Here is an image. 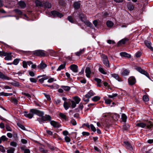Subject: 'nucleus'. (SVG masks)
<instances>
[{
  "mask_svg": "<svg viewBox=\"0 0 153 153\" xmlns=\"http://www.w3.org/2000/svg\"><path fill=\"white\" fill-rule=\"evenodd\" d=\"M100 99V97L98 96H96L95 97H93L92 98V100L94 101H97L99 100Z\"/></svg>",
  "mask_w": 153,
  "mask_h": 153,
  "instance_id": "42",
  "label": "nucleus"
},
{
  "mask_svg": "<svg viewBox=\"0 0 153 153\" xmlns=\"http://www.w3.org/2000/svg\"><path fill=\"white\" fill-rule=\"evenodd\" d=\"M86 76L88 78L90 77V74L91 73L90 68L89 67H87L85 70Z\"/></svg>",
  "mask_w": 153,
  "mask_h": 153,
  "instance_id": "13",
  "label": "nucleus"
},
{
  "mask_svg": "<svg viewBox=\"0 0 153 153\" xmlns=\"http://www.w3.org/2000/svg\"><path fill=\"white\" fill-rule=\"evenodd\" d=\"M65 64H64L61 65L57 69V71H60L61 70L64 69L65 68Z\"/></svg>",
  "mask_w": 153,
  "mask_h": 153,
  "instance_id": "37",
  "label": "nucleus"
},
{
  "mask_svg": "<svg viewBox=\"0 0 153 153\" xmlns=\"http://www.w3.org/2000/svg\"><path fill=\"white\" fill-rule=\"evenodd\" d=\"M94 95L95 93L92 90H91L83 97V100L85 102H88L89 101V99Z\"/></svg>",
  "mask_w": 153,
  "mask_h": 153,
  "instance_id": "2",
  "label": "nucleus"
},
{
  "mask_svg": "<svg viewBox=\"0 0 153 153\" xmlns=\"http://www.w3.org/2000/svg\"><path fill=\"white\" fill-rule=\"evenodd\" d=\"M129 39H128L125 38L119 41L118 43V45L119 46H120L122 44H124Z\"/></svg>",
  "mask_w": 153,
  "mask_h": 153,
  "instance_id": "16",
  "label": "nucleus"
},
{
  "mask_svg": "<svg viewBox=\"0 0 153 153\" xmlns=\"http://www.w3.org/2000/svg\"><path fill=\"white\" fill-rule=\"evenodd\" d=\"M78 17H79L81 20L82 22H85V20H86V19L85 14L82 13H79L78 14Z\"/></svg>",
  "mask_w": 153,
  "mask_h": 153,
  "instance_id": "18",
  "label": "nucleus"
},
{
  "mask_svg": "<svg viewBox=\"0 0 153 153\" xmlns=\"http://www.w3.org/2000/svg\"><path fill=\"white\" fill-rule=\"evenodd\" d=\"M22 94L25 96L26 97H27L29 99H30L31 98V96L30 95L28 94V93H26L24 92H22Z\"/></svg>",
  "mask_w": 153,
  "mask_h": 153,
  "instance_id": "52",
  "label": "nucleus"
},
{
  "mask_svg": "<svg viewBox=\"0 0 153 153\" xmlns=\"http://www.w3.org/2000/svg\"><path fill=\"white\" fill-rule=\"evenodd\" d=\"M130 127V126L128 124H126L123 126V130L126 131Z\"/></svg>",
  "mask_w": 153,
  "mask_h": 153,
  "instance_id": "49",
  "label": "nucleus"
},
{
  "mask_svg": "<svg viewBox=\"0 0 153 153\" xmlns=\"http://www.w3.org/2000/svg\"><path fill=\"white\" fill-rule=\"evenodd\" d=\"M44 6L45 8H50L51 7V4L48 2H46L44 3Z\"/></svg>",
  "mask_w": 153,
  "mask_h": 153,
  "instance_id": "24",
  "label": "nucleus"
},
{
  "mask_svg": "<svg viewBox=\"0 0 153 153\" xmlns=\"http://www.w3.org/2000/svg\"><path fill=\"white\" fill-rule=\"evenodd\" d=\"M36 5V7H43L44 6V3L39 0H36L35 1Z\"/></svg>",
  "mask_w": 153,
  "mask_h": 153,
  "instance_id": "19",
  "label": "nucleus"
},
{
  "mask_svg": "<svg viewBox=\"0 0 153 153\" xmlns=\"http://www.w3.org/2000/svg\"><path fill=\"white\" fill-rule=\"evenodd\" d=\"M120 117V116L119 114H115L113 116V119L115 120H118V119Z\"/></svg>",
  "mask_w": 153,
  "mask_h": 153,
  "instance_id": "35",
  "label": "nucleus"
},
{
  "mask_svg": "<svg viewBox=\"0 0 153 153\" xmlns=\"http://www.w3.org/2000/svg\"><path fill=\"white\" fill-rule=\"evenodd\" d=\"M85 24H86L88 26L90 27H92L93 26L92 24L88 21L86 19L85 20V22H83Z\"/></svg>",
  "mask_w": 153,
  "mask_h": 153,
  "instance_id": "30",
  "label": "nucleus"
},
{
  "mask_svg": "<svg viewBox=\"0 0 153 153\" xmlns=\"http://www.w3.org/2000/svg\"><path fill=\"white\" fill-rule=\"evenodd\" d=\"M62 134L64 135L67 136V135H68L69 133L68 131L65 130L62 131Z\"/></svg>",
  "mask_w": 153,
  "mask_h": 153,
  "instance_id": "62",
  "label": "nucleus"
},
{
  "mask_svg": "<svg viewBox=\"0 0 153 153\" xmlns=\"http://www.w3.org/2000/svg\"><path fill=\"white\" fill-rule=\"evenodd\" d=\"M11 53H7L6 54L5 57L4 58V59L6 60H10L12 59L13 56L11 55Z\"/></svg>",
  "mask_w": 153,
  "mask_h": 153,
  "instance_id": "12",
  "label": "nucleus"
},
{
  "mask_svg": "<svg viewBox=\"0 0 153 153\" xmlns=\"http://www.w3.org/2000/svg\"><path fill=\"white\" fill-rule=\"evenodd\" d=\"M71 102L72 103V105H71V107L72 108H75L76 105V103L74 101L71 100Z\"/></svg>",
  "mask_w": 153,
  "mask_h": 153,
  "instance_id": "53",
  "label": "nucleus"
},
{
  "mask_svg": "<svg viewBox=\"0 0 153 153\" xmlns=\"http://www.w3.org/2000/svg\"><path fill=\"white\" fill-rule=\"evenodd\" d=\"M1 139L2 141V140L3 141H7L8 140V138L5 136L4 135L2 136L1 137Z\"/></svg>",
  "mask_w": 153,
  "mask_h": 153,
  "instance_id": "57",
  "label": "nucleus"
},
{
  "mask_svg": "<svg viewBox=\"0 0 153 153\" xmlns=\"http://www.w3.org/2000/svg\"><path fill=\"white\" fill-rule=\"evenodd\" d=\"M74 100L76 104H78L80 101V99L78 97H74Z\"/></svg>",
  "mask_w": 153,
  "mask_h": 153,
  "instance_id": "47",
  "label": "nucleus"
},
{
  "mask_svg": "<svg viewBox=\"0 0 153 153\" xmlns=\"http://www.w3.org/2000/svg\"><path fill=\"white\" fill-rule=\"evenodd\" d=\"M59 116L62 118L66 119V116L62 113H60L59 114Z\"/></svg>",
  "mask_w": 153,
  "mask_h": 153,
  "instance_id": "54",
  "label": "nucleus"
},
{
  "mask_svg": "<svg viewBox=\"0 0 153 153\" xmlns=\"http://www.w3.org/2000/svg\"><path fill=\"white\" fill-rule=\"evenodd\" d=\"M13 86L16 87H18L19 86V83L16 82H14L10 83Z\"/></svg>",
  "mask_w": 153,
  "mask_h": 153,
  "instance_id": "46",
  "label": "nucleus"
},
{
  "mask_svg": "<svg viewBox=\"0 0 153 153\" xmlns=\"http://www.w3.org/2000/svg\"><path fill=\"white\" fill-rule=\"evenodd\" d=\"M19 4L22 8H24L26 6L25 3L24 2L22 1L19 2Z\"/></svg>",
  "mask_w": 153,
  "mask_h": 153,
  "instance_id": "26",
  "label": "nucleus"
},
{
  "mask_svg": "<svg viewBox=\"0 0 153 153\" xmlns=\"http://www.w3.org/2000/svg\"><path fill=\"white\" fill-rule=\"evenodd\" d=\"M63 106L66 110H67L70 107L68 103L67 102H64L63 104Z\"/></svg>",
  "mask_w": 153,
  "mask_h": 153,
  "instance_id": "41",
  "label": "nucleus"
},
{
  "mask_svg": "<svg viewBox=\"0 0 153 153\" xmlns=\"http://www.w3.org/2000/svg\"><path fill=\"white\" fill-rule=\"evenodd\" d=\"M14 11L15 13L19 15H22V12L20 10L16 9L14 10Z\"/></svg>",
  "mask_w": 153,
  "mask_h": 153,
  "instance_id": "44",
  "label": "nucleus"
},
{
  "mask_svg": "<svg viewBox=\"0 0 153 153\" xmlns=\"http://www.w3.org/2000/svg\"><path fill=\"white\" fill-rule=\"evenodd\" d=\"M33 54L36 56H43L45 55V53L41 50H38L35 51Z\"/></svg>",
  "mask_w": 153,
  "mask_h": 153,
  "instance_id": "6",
  "label": "nucleus"
},
{
  "mask_svg": "<svg viewBox=\"0 0 153 153\" xmlns=\"http://www.w3.org/2000/svg\"><path fill=\"white\" fill-rule=\"evenodd\" d=\"M44 94L48 100H51L50 95L47 94L45 93H44Z\"/></svg>",
  "mask_w": 153,
  "mask_h": 153,
  "instance_id": "63",
  "label": "nucleus"
},
{
  "mask_svg": "<svg viewBox=\"0 0 153 153\" xmlns=\"http://www.w3.org/2000/svg\"><path fill=\"white\" fill-rule=\"evenodd\" d=\"M130 71L127 69H125L122 73V76H127L128 75Z\"/></svg>",
  "mask_w": 153,
  "mask_h": 153,
  "instance_id": "28",
  "label": "nucleus"
},
{
  "mask_svg": "<svg viewBox=\"0 0 153 153\" xmlns=\"http://www.w3.org/2000/svg\"><path fill=\"white\" fill-rule=\"evenodd\" d=\"M107 42L108 44H115V42L114 41L111 40H107Z\"/></svg>",
  "mask_w": 153,
  "mask_h": 153,
  "instance_id": "61",
  "label": "nucleus"
},
{
  "mask_svg": "<svg viewBox=\"0 0 153 153\" xmlns=\"http://www.w3.org/2000/svg\"><path fill=\"white\" fill-rule=\"evenodd\" d=\"M124 143L127 149L131 151H133V147L130 143L128 142H124Z\"/></svg>",
  "mask_w": 153,
  "mask_h": 153,
  "instance_id": "9",
  "label": "nucleus"
},
{
  "mask_svg": "<svg viewBox=\"0 0 153 153\" xmlns=\"http://www.w3.org/2000/svg\"><path fill=\"white\" fill-rule=\"evenodd\" d=\"M106 24L108 27H111L114 24L112 22L108 21L107 22Z\"/></svg>",
  "mask_w": 153,
  "mask_h": 153,
  "instance_id": "38",
  "label": "nucleus"
},
{
  "mask_svg": "<svg viewBox=\"0 0 153 153\" xmlns=\"http://www.w3.org/2000/svg\"><path fill=\"white\" fill-rule=\"evenodd\" d=\"M108 96L109 98L114 99L117 96V94H112L111 95H108Z\"/></svg>",
  "mask_w": 153,
  "mask_h": 153,
  "instance_id": "48",
  "label": "nucleus"
},
{
  "mask_svg": "<svg viewBox=\"0 0 153 153\" xmlns=\"http://www.w3.org/2000/svg\"><path fill=\"white\" fill-rule=\"evenodd\" d=\"M103 64L107 67H109V61L108 59H105L103 60Z\"/></svg>",
  "mask_w": 153,
  "mask_h": 153,
  "instance_id": "29",
  "label": "nucleus"
},
{
  "mask_svg": "<svg viewBox=\"0 0 153 153\" xmlns=\"http://www.w3.org/2000/svg\"><path fill=\"white\" fill-rule=\"evenodd\" d=\"M146 128L147 129H151L153 128V123L150 121H147L146 123Z\"/></svg>",
  "mask_w": 153,
  "mask_h": 153,
  "instance_id": "11",
  "label": "nucleus"
},
{
  "mask_svg": "<svg viewBox=\"0 0 153 153\" xmlns=\"http://www.w3.org/2000/svg\"><path fill=\"white\" fill-rule=\"evenodd\" d=\"M127 7L128 9L130 11L133 10L134 8V6L131 4H128Z\"/></svg>",
  "mask_w": 153,
  "mask_h": 153,
  "instance_id": "27",
  "label": "nucleus"
},
{
  "mask_svg": "<svg viewBox=\"0 0 153 153\" xmlns=\"http://www.w3.org/2000/svg\"><path fill=\"white\" fill-rule=\"evenodd\" d=\"M17 125L18 127L20 128L21 129L23 130H25V127L22 125L21 123H17Z\"/></svg>",
  "mask_w": 153,
  "mask_h": 153,
  "instance_id": "50",
  "label": "nucleus"
},
{
  "mask_svg": "<svg viewBox=\"0 0 153 153\" xmlns=\"http://www.w3.org/2000/svg\"><path fill=\"white\" fill-rule=\"evenodd\" d=\"M144 43L145 45L149 49H150L152 51H153V48L151 47V42L148 41L146 40L144 41Z\"/></svg>",
  "mask_w": 153,
  "mask_h": 153,
  "instance_id": "14",
  "label": "nucleus"
},
{
  "mask_svg": "<svg viewBox=\"0 0 153 153\" xmlns=\"http://www.w3.org/2000/svg\"><path fill=\"white\" fill-rule=\"evenodd\" d=\"M47 65L43 61H41V63L37 66V68L41 70H43L47 67Z\"/></svg>",
  "mask_w": 153,
  "mask_h": 153,
  "instance_id": "4",
  "label": "nucleus"
},
{
  "mask_svg": "<svg viewBox=\"0 0 153 153\" xmlns=\"http://www.w3.org/2000/svg\"><path fill=\"white\" fill-rule=\"evenodd\" d=\"M50 123L54 127L59 128L60 127L59 125V123L54 121H51Z\"/></svg>",
  "mask_w": 153,
  "mask_h": 153,
  "instance_id": "17",
  "label": "nucleus"
},
{
  "mask_svg": "<svg viewBox=\"0 0 153 153\" xmlns=\"http://www.w3.org/2000/svg\"><path fill=\"white\" fill-rule=\"evenodd\" d=\"M10 145L14 147H16L17 145V143L16 142L13 141L10 143Z\"/></svg>",
  "mask_w": 153,
  "mask_h": 153,
  "instance_id": "59",
  "label": "nucleus"
},
{
  "mask_svg": "<svg viewBox=\"0 0 153 153\" xmlns=\"http://www.w3.org/2000/svg\"><path fill=\"white\" fill-rule=\"evenodd\" d=\"M143 100L146 102H147L149 100L148 96L146 95H144L143 97Z\"/></svg>",
  "mask_w": 153,
  "mask_h": 153,
  "instance_id": "55",
  "label": "nucleus"
},
{
  "mask_svg": "<svg viewBox=\"0 0 153 153\" xmlns=\"http://www.w3.org/2000/svg\"><path fill=\"white\" fill-rule=\"evenodd\" d=\"M13 95L12 93H4V92H1L0 93V95H3L5 96H11Z\"/></svg>",
  "mask_w": 153,
  "mask_h": 153,
  "instance_id": "34",
  "label": "nucleus"
},
{
  "mask_svg": "<svg viewBox=\"0 0 153 153\" xmlns=\"http://www.w3.org/2000/svg\"><path fill=\"white\" fill-rule=\"evenodd\" d=\"M14 148L11 147L9 149L7 150V153H14Z\"/></svg>",
  "mask_w": 153,
  "mask_h": 153,
  "instance_id": "45",
  "label": "nucleus"
},
{
  "mask_svg": "<svg viewBox=\"0 0 153 153\" xmlns=\"http://www.w3.org/2000/svg\"><path fill=\"white\" fill-rule=\"evenodd\" d=\"M65 139L66 142H69L71 141L70 138L68 136H65Z\"/></svg>",
  "mask_w": 153,
  "mask_h": 153,
  "instance_id": "56",
  "label": "nucleus"
},
{
  "mask_svg": "<svg viewBox=\"0 0 153 153\" xmlns=\"http://www.w3.org/2000/svg\"><path fill=\"white\" fill-rule=\"evenodd\" d=\"M61 88L64 90L66 91H68L70 89V87L68 86H61Z\"/></svg>",
  "mask_w": 153,
  "mask_h": 153,
  "instance_id": "33",
  "label": "nucleus"
},
{
  "mask_svg": "<svg viewBox=\"0 0 153 153\" xmlns=\"http://www.w3.org/2000/svg\"><path fill=\"white\" fill-rule=\"evenodd\" d=\"M68 19L71 23H74V19L71 16H68Z\"/></svg>",
  "mask_w": 153,
  "mask_h": 153,
  "instance_id": "51",
  "label": "nucleus"
},
{
  "mask_svg": "<svg viewBox=\"0 0 153 153\" xmlns=\"http://www.w3.org/2000/svg\"><path fill=\"white\" fill-rule=\"evenodd\" d=\"M74 7L76 10L79 9L80 7V3L79 2H76L74 4Z\"/></svg>",
  "mask_w": 153,
  "mask_h": 153,
  "instance_id": "22",
  "label": "nucleus"
},
{
  "mask_svg": "<svg viewBox=\"0 0 153 153\" xmlns=\"http://www.w3.org/2000/svg\"><path fill=\"white\" fill-rule=\"evenodd\" d=\"M128 82L130 85H134L136 82V80L134 77V76H131L128 78Z\"/></svg>",
  "mask_w": 153,
  "mask_h": 153,
  "instance_id": "8",
  "label": "nucleus"
},
{
  "mask_svg": "<svg viewBox=\"0 0 153 153\" xmlns=\"http://www.w3.org/2000/svg\"><path fill=\"white\" fill-rule=\"evenodd\" d=\"M136 126L138 127H140L142 128H144L146 126V123H139L136 124Z\"/></svg>",
  "mask_w": 153,
  "mask_h": 153,
  "instance_id": "20",
  "label": "nucleus"
},
{
  "mask_svg": "<svg viewBox=\"0 0 153 153\" xmlns=\"http://www.w3.org/2000/svg\"><path fill=\"white\" fill-rule=\"evenodd\" d=\"M127 118V117L125 114H122L121 116V119L123 122H126Z\"/></svg>",
  "mask_w": 153,
  "mask_h": 153,
  "instance_id": "32",
  "label": "nucleus"
},
{
  "mask_svg": "<svg viewBox=\"0 0 153 153\" xmlns=\"http://www.w3.org/2000/svg\"><path fill=\"white\" fill-rule=\"evenodd\" d=\"M120 55L122 56H123L124 57H127L128 58H130L131 57V56L130 55L125 52L120 53Z\"/></svg>",
  "mask_w": 153,
  "mask_h": 153,
  "instance_id": "21",
  "label": "nucleus"
},
{
  "mask_svg": "<svg viewBox=\"0 0 153 153\" xmlns=\"http://www.w3.org/2000/svg\"><path fill=\"white\" fill-rule=\"evenodd\" d=\"M135 69L141 73L145 75L148 77L149 78V75L147 72L143 70L141 68L137 67L135 68Z\"/></svg>",
  "mask_w": 153,
  "mask_h": 153,
  "instance_id": "5",
  "label": "nucleus"
},
{
  "mask_svg": "<svg viewBox=\"0 0 153 153\" xmlns=\"http://www.w3.org/2000/svg\"><path fill=\"white\" fill-rule=\"evenodd\" d=\"M34 114L41 116L44 115V113L36 109H31L30 110V113H28L27 112H25L24 115L29 119H31L33 117Z\"/></svg>",
  "mask_w": 153,
  "mask_h": 153,
  "instance_id": "1",
  "label": "nucleus"
},
{
  "mask_svg": "<svg viewBox=\"0 0 153 153\" xmlns=\"http://www.w3.org/2000/svg\"><path fill=\"white\" fill-rule=\"evenodd\" d=\"M0 151L2 152H5L4 147L1 145H0Z\"/></svg>",
  "mask_w": 153,
  "mask_h": 153,
  "instance_id": "60",
  "label": "nucleus"
},
{
  "mask_svg": "<svg viewBox=\"0 0 153 153\" xmlns=\"http://www.w3.org/2000/svg\"><path fill=\"white\" fill-rule=\"evenodd\" d=\"M51 13L54 17H58L61 18L63 16L62 13L56 11H53L51 12Z\"/></svg>",
  "mask_w": 153,
  "mask_h": 153,
  "instance_id": "7",
  "label": "nucleus"
},
{
  "mask_svg": "<svg viewBox=\"0 0 153 153\" xmlns=\"http://www.w3.org/2000/svg\"><path fill=\"white\" fill-rule=\"evenodd\" d=\"M11 102L14 104L16 105L18 104V101L16 98H11Z\"/></svg>",
  "mask_w": 153,
  "mask_h": 153,
  "instance_id": "36",
  "label": "nucleus"
},
{
  "mask_svg": "<svg viewBox=\"0 0 153 153\" xmlns=\"http://www.w3.org/2000/svg\"><path fill=\"white\" fill-rule=\"evenodd\" d=\"M111 76L112 77L114 78L117 80H118L119 81H121L120 78L119 77L118 74H111Z\"/></svg>",
  "mask_w": 153,
  "mask_h": 153,
  "instance_id": "23",
  "label": "nucleus"
},
{
  "mask_svg": "<svg viewBox=\"0 0 153 153\" xmlns=\"http://www.w3.org/2000/svg\"><path fill=\"white\" fill-rule=\"evenodd\" d=\"M42 117L41 118H38L37 119V120L39 122L41 123L43 121H51V117L50 116L48 115H45L44 116H41Z\"/></svg>",
  "mask_w": 153,
  "mask_h": 153,
  "instance_id": "3",
  "label": "nucleus"
},
{
  "mask_svg": "<svg viewBox=\"0 0 153 153\" xmlns=\"http://www.w3.org/2000/svg\"><path fill=\"white\" fill-rule=\"evenodd\" d=\"M20 60V59H14L13 62V64L15 65H17L19 63Z\"/></svg>",
  "mask_w": 153,
  "mask_h": 153,
  "instance_id": "40",
  "label": "nucleus"
},
{
  "mask_svg": "<svg viewBox=\"0 0 153 153\" xmlns=\"http://www.w3.org/2000/svg\"><path fill=\"white\" fill-rule=\"evenodd\" d=\"M71 69L74 72H77L78 71V66L76 65H72L70 66Z\"/></svg>",
  "mask_w": 153,
  "mask_h": 153,
  "instance_id": "15",
  "label": "nucleus"
},
{
  "mask_svg": "<svg viewBox=\"0 0 153 153\" xmlns=\"http://www.w3.org/2000/svg\"><path fill=\"white\" fill-rule=\"evenodd\" d=\"M101 66H100L99 68V71L101 73L104 74H106V72L105 71L104 69L101 67Z\"/></svg>",
  "mask_w": 153,
  "mask_h": 153,
  "instance_id": "39",
  "label": "nucleus"
},
{
  "mask_svg": "<svg viewBox=\"0 0 153 153\" xmlns=\"http://www.w3.org/2000/svg\"><path fill=\"white\" fill-rule=\"evenodd\" d=\"M84 51L85 50L84 49L80 50L79 51L75 53V54L76 56H79L81 54H82L84 53Z\"/></svg>",
  "mask_w": 153,
  "mask_h": 153,
  "instance_id": "31",
  "label": "nucleus"
},
{
  "mask_svg": "<svg viewBox=\"0 0 153 153\" xmlns=\"http://www.w3.org/2000/svg\"><path fill=\"white\" fill-rule=\"evenodd\" d=\"M90 127L91 130L94 132H95L96 131V129L95 127L93 124L90 125Z\"/></svg>",
  "mask_w": 153,
  "mask_h": 153,
  "instance_id": "58",
  "label": "nucleus"
},
{
  "mask_svg": "<svg viewBox=\"0 0 153 153\" xmlns=\"http://www.w3.org/2000/svg\"><path fill=\"white\" fill-rule=\"evenodd\" d=\"M71 123L74 126H75L76 124V122L74 119H72L71 120Z\"/></svg>",
  "mask_w": 153,
  "mask_h": 153,
  "instance_id": "64",
  "label": "nucleus"
},
{
  "mask_svg": "<svg viewBox=\"0 0 153 153\" xmlns=\"http://www.w3.org/2000/svg\"><path fill=\"white\" fill-rule=\"evenodd\" d=\"M0 78H1L2 79L7 80H9L11 79V78H10L4 75L1 72H0Z\"/></svg>",
  "mask_w": 153,
  "mask_h": 153,
  "instance_id": "10",
  "label": "nucleus"
},
{
  "mask_svg": "<svg viewBox=\"0 0 153 153\" xmlns=\"http://www.w3.org/2000/svg\"><path fill=\"white\" fill-rule=\"evenodd\" d=\"M94 80L97 82V86L98 87H100L101 86V80L97 78H95Z\"/></svg>",
  "mask_w": 153,
  "mask_h": 153,
  "instance_id": "25",
  "label": "nucleus"
},
{
  "mask_svg": "<svg viewBox=\"0 0 153 153\" xmlns=\"http://www.w3.org/2000/svg\"><path fill=\"white\" fill-rule=\"evenodd\" d=\"M61 102V100L58 99L54 100V103L56 105H58Z\"/></svg>",
  "mask_w": 153,
  "mask_h": 153,
  "instance_id": "43",
  "label": "nucleus"
}]
</instances>
